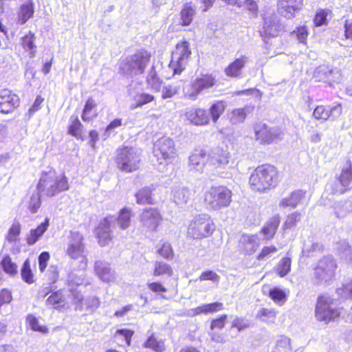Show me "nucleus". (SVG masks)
<instances>
[{
    "label": "nucleus",
    "instance_id": "nucleus-1",
    "mask_svg": "<svg viewBox=\"0 0 352 352\" xmlns=\"http://www.w3.org/2000/svg\"><path fill=\"white\" fill-rule=\"evenodd\" d=\"M280 181V173L278 168L271 164H263L252 170L248 184L252 191L263 193L275 188Z\"/></svg>",
    "mask_w": 352,
    "mask_h": 352
},
{
    "label": "nucleus",
    "instance_id": "nucleus-2",
    "mask_svg": "<svg viewBox=\"0 0 352 352\" xmlns=\"http://www.w3.org/2000/svg\"><path fill=\"white\" fill-rule=\"evenodd\" d=\"M69 188V184L65 175H58L54 170L42 172L36 185L38 192H44L45 195L50 197L68 190Z\"/></svg>",
    "mask_w": 352,
    "mask_h": 352
},
{
    "label": "nucleus",
    "instance_id": "nucleus-3",
    "mask_svg": "<svg viewBox=\"0 0 352 352\" xmlns=\"http://www.w3.org/2000/svg\"><path fill=\"white\" fill-rule=\"evenodd\" d=\"M151 55L146 50L140 49L121 60L119 72L124 76L142 75L151 61Z\"/></svg>",
    "mask_w": 352,
    "mask_h": 352
},
{
    "label": "nucleus",
    "instance_id": "nucleus-4",
    "mask_svg": "<svg viewBox=\"0 0 352 352\" xmlns=\"http://www.w3.org/2000/svg\"><path fill=\"white\" fill-rule=\"evenodd\" d=\"M114 162L120 172L131 173L140 170L142 160L140 153L135 148L122 145L116 149Z\"/></svg>",
    "mask_w": 352,
    "mask_h": 352
},
{
    "label": "nucleus",
    "instance_id": "nucleus-5",
    "mask_svg": "<svg viewBox=\"0 0 352 352\" xmlns=\"http://www.w3.org/2000/svg\"><path fill=\"white\" fill-rule=\"evenodd\" d=\"M233 193L224 185L212 186L204 192V204L210 210H219L230 206Z\"/></svg>",
    "mask_w": 352,
    "mask_h": 352
},
{
    "label": "nucleus",
    "instance_id": "nucleus-6",
    "mask_svg": "<svg viewBox=\"0 0 352 352\" xmlns=\"http://www.w3.org/2000/svg\"><path fill=\"white\" fill-rule=\"evenodd\" d=\"M336 300L329 296L320 294L318 296L315 307V317L319 322L329 324L338 319L342 313Z\"/></svg>",
    "mask_w": 352,
    "mask_h": 352
},
{
    "label": "nucleus",
    "instance_id": "nucleus-7",
    "mask_svg": "<svg viewBox=\"0 0 352 352\" xmlns=\"http://www.w3.org/2000/svg\"><path fill=\"white\" fill-rule=\"evenodd\" d=\"M215 230V225L208 214H199L190 221L187 228V236L201 240L210 236Z\"/></svg>",
    "mask_w": 352,
    "mask_h": 352
},
{
    "label": "nucleus",
    "instance_id": "nucleus-8",
    "mask_svg": "<svg viewBox=\"0 0 352 352\" xmlns=\"http://www.w3.org/2000/svg\"><path fill=\"white\" fill-rule=\"evenodd\" d=\"M328 186L333 195H342L352 188V162L349 159L343 162L340 173L328 184Z\"/></svg>",
    "mask_w": 352,
    "mask_h": 352
},
{
    "label": "nucleus",
    "instance_id": "nucleus-9",
    "mask_svg": "<svg viewBox=\"0 0 352 352\" xmlns=\"http://www.w3.org/2000/svg\"><path fill=\"white\" fill-rule=\"evenodd\" d=\"M153 153L160 164H172L177 157L174 141L165 137L158 139L155 143Z\"/></svg>",
    "mask_w": 352,
    "mask_h": 352
},
{
    "label": "nucleus",
    "instance_id": "nucleus-10",
    "mask_svg": "<svg viewBox=\"0 0 352 352\" xmlns=\"http://www.w3.org/2000/svg\"><path fill=\"white\" fill-rule=\"evenodd\" d=\"M191 55L190 43L186 40L178 42L171 54L169 67L173 74H180L185 69Z\"/></svg>",
    "mask_w": 352,
    "mask_h": 352
},
{
    "label": "nucleus",
    "instance_id": "nucleus-11",
    "mask_svg": "<svg viewBox=\"0 0 352 352\" xmlns=\"http://www.w3.org/2000/svg\"><path fill=\"white\" fill-rule=\"evenodd\" d=\"M255 140L261 145L276 144L282 140L283 133L280 128L272 127L259 122L253 126Z\"/></svg>",
    "mask_w": 352,
    "mask_h": 352
},
{
    "label": "nucleus",
    "instance_id": "nucleus-12",
    "mask_svg": "<svg viewBox=\"0 0 352 352\" xmlns=\"http://www.w3.org/2000/svg\"><path fill=\"white\" fill-rule=\"evenodd\" d=\"M338 263L336 260L330 255L322 256L314 267V276L318 281L327 283L336 276Z\"/></svg>",
    "mask_w": 352,
    "mask_h": 352
},
{
    "label": "nucleus",
    "instance_id": "nucleus-13",
    "mask_svg": "<svg viewBox=\"0 0 352 352\" xmlns=\"http://www.w3.org/2000/svg\"><path fill=\"white\" fill-rule=\"evenodd\" d=\"M114 220L113 216H107L101 219L94 228V232L100 246L104 247L112 243L114 239L112 230Z\"/></svg>",
    "mask_w": 352,
    "mask_h": 352
},
{
    "label": "nucleus",
    "instance_id": "nucleus-14",
    "mask_svg": "<svg viewBox=\"0 0 352 352\" xmlns=\"http://www.w3.org/2000/svg\"><path fill=\"white\" fill-rule=\"evenodd\" d=\"M162 216L157 208H146L143 209L140 221L146 232H155L162 223Z\"/></svg>",
    "mask_w": 352,
    "mask_h": 352
},
{
    "label": "nucleus",
    "instance_id": "nucleus-15",
    "mask_svg": "<svg viewBox=\"0 0 352 352\" xmlns=\"http://www.w3.org/2000/svg\"><path fill=\"white\" fill-rule=\"evenodd\" d=\"M84 236L79 231H70L68 236L66 254L72 259H78L84 253Z\"/></svg>",
    "mask_w": 352,
    "mask_h": 352
},
{
    "label": "nucleus",
    "instance_id": "nucleus-16",
    "mask_svg": "<svg viewBox=\"0 0 352 352\" xmlns=\"http://www.w3.org/2000/svg\"><path fill=\"white\" fill-rule=\"evenodd\" d=\"M227 320L228 315L224 314L210 320L209 336L212 342L221 344L226 342V335L221 331L225 328Z\"/></svg>",
    "mask_w": 352,
    "mask_h": 352
},
{
    "label": "nucleus",
    "instance_id": "nucleus-17",
    "mask_svg": "<svg viewBox=\"0 0 352 352\" xmlns=\"http://www.w3.org/2000/svg\"><path fill=\"white\" fill-rule=\"evenodd\" d=\"M342 113L341 103H337L334 106L325 104L317 105L314 110L313 116L315 119L322 121L328 120H335Z\"/></svg>",
    "mask_w": 352,
    "mask_h": 352
},
{
    "label": "nucleus",
    "instance_id": "nucleus-18",
    "mask_svg": "<svg viewBox=\"0 0 352 352\" xmlns=\"http://www.w3.org/2000/svg\"><path fill=\"white\" fill-rule=\"evenodd\" d=\"M19 97L12 91L4 89L0 91V113H12L19 107Z\"/></svg>",
    "mask_w": 352,
    "mask_h": 352
},
{
    "label": "nucleus",
    "instance_id": "nucleus-19",
    "mask_svg": "<svg viewBox=\"0 0 352 352\" xmlns=\"http://www.w3.org/2000/svg\"><path fill=\"white\" fill-rule=\"evenodd\" d=\"M184 116L190 123L196 126H206L210 123L209 114L207 110L203 108H188Z\"/></svg>",
    "mask_w": 352,
    "mask_h": 352
},
{
    "label": "nucleus",
    "instance_id": "nucleus-20",
    "mask_svg": "<svg viewBox=\"0 0 352 352\" xmlns=\"http://www.w3.org/2000/svg\"><path fill=\"white\" fill-rule=\"evenodd\" d=\"M248 62L246 55H241L230 62L224 69L225 74L232 78L242 77L243 70Z\"/></svg>",
    "mask_w": 352,
    "mask_h": 352
},
{
    "label": "nucleus",
    "instance_id": "nucleus-21",
    "mask_svg": "<svg viewBox=\"0 0 352 352\" xmlns=\"http://www.w3.org/2000/svg\"><path fill=\"white\" fill-rule=\"evenodd\" d=\"M304 6V0H278L277 8L287 18H293L300 12Z\"/></svg>",
    "mask_w": 352,
    "mask_h": 352
},
{
    "label": "nucleus",
    "instance_id": "nucleus-22",
    "mask_svg": "<svg viewBox=\"0 0 352 352\" xmlns=\"http://www.w3.org/2000/svg\"><path fill=\"white\" fill-rule=\"evenodd\" d=\"M215 83V78L212 74H201L199 77L196 78L191 84L192 94L196 96L204 90L213 87Z\"/></svg>",
    "mask_w": 352,
    "mask_h": 352
},
{
    "label": "nucleus",
    "instance_id": "nucleus-23",
    "mask_svg": "<svg viewBox=\"0 0 352 352\" xmlns=\"http://www.w3.org/2000/svg\"><path fill=\"white\" fill-rule=\"evenodd\" d=\"M67 134L77 140H85V129L77 115H72L67 126Z\"/></svg>",
    "mask_w": 352,
    "mask_h": 352
},
{
    "label": "nucleus",
    "instance_id": "nucleus-24",
    "mask_svg": "<svg viewBox=\"0 0 352 352\" xmlns=\"http://www.w3.org/2000/svg\"><path fill=\"white\" fill-rule=\"evenodd\" d=\"M283 28L281 23L273 18L265 19L260 35L263 38H274L280 36Z\"/></svg>",
    "mask_w": 352,
    "mask_h": 352
},
{
    "label": "nucleus",
    "instance_id": "nucleus-25",
    "mask_svg": "<svg viewBox=\"0 0 352 352\" xmlns=\"http://www.w3.org/2000/svg\"><path fill=\"white\" fill-rule=\"evenodd\" d=\"M45 304L47 307L58 311L68 307L67 298L61 289L52 292L46 299Z\"/></svg>",
    "mask_w": 352,
    "mask_h": 352
},
{
    "label": "nucleus",
    "instance_id": "nucleus-26",
    "mask_svg": "<svg viewBox=\"0 0 352 352\" xmlns=\"http://www.w3.org/2000/svg\"><path fill=\"white\" fill-rule=\"evenodd\" d=\"M280 223V217L275 214L267 219L260 230V233L264 236L267 241L272 240L275 236Z\"/></svg>",
    "mask_w": 352,
    "mask_h": 352
},
{
    "label": "nucleus",
    "instance_id": "nucleus-27",
    "mask_svg": "<svg viewBox=\"0 0 352 352\" xmlns=\"http://www.w3.org/2000/svg\"><path fill=\"white\" fill-rule=\"evenodd\" d=\"M98 102L92 96L88 97L85 100L82 111L81 118L82 121L89 122L98 118Z\"/></svg>",
    "mask_w": 352,
    "mask_h": 352
},
{
    "label": "nucleus",
    "instance_id": "nucleus-28",
    "mask_svg": "<svg viewBox=\"0 0 352 352\" xmlns=\"http://www.w3.org/2000/svg\"><path fill=\"white\" fill-rule=\"evenodd\" d=\"M306 190L302 189L294 190L288 197L283 198L280 201V206L283 208H296L305 198Z\"/></svg>",
    "mask_w": 352,
    "mask_h": 352
},
{
    "label": "nucleus",
    "instance_id": "nucleus-29",
    "mask_svg": "<svg viewBox=\"0 0 352 352\" xmlns=\"http://www.w3.org/2000/svg\"><path fill=\"white\" fill-rule=\"evenodd\" d=\"M212 164L216 168L230 169L233 168L234 161L228 151L219 150L212 157Z\"/></svg>",
    "mask_w": 352,
    "mask_h": 352
},
{
    "label": "nucleus",
    "instance_id": "nucleus-30",
    "mask_svg": "<svg viewBox=\"0 0 352 352\" xmlns=\"http://www.w3.org/2000/svg\"><path fill=\"white\" fill-rule=\"evenodd\" d=\"M226 108L227 102L224 100H217L212 102L207 110L210 116V122L216 124L226 111Z\"/></svg>",
    "mask_w": 352,
    "mask_h": 352
},
{
    "label": "nucleus",
    "instance_id": "nucleus-31",
    "mask_svg": "<svg viewBox=\"0 0 352 352\" xmlns=\"http://www.w3.org/2000/svg\"><path fill=\"white\" fill-rule=\"evenodd\" d=\"M94 270L96 275L103 282L109 283L114 279V274L110 264L107 262L96 261L94 265Z\"/></svg>",
    "mask_w": 352,
    "mask_h": 352
},
{
    "label": "nucleus",
    "instance_id": "nucleus-32",
    "mask_svg": "<svg viewBox=\"0 0 352 352\" xmlns=\"http://www.w3.org/2000/svg\"><path fill=\"white\" fill-rule=\"evenodd\" d=\"M49 226L50 220L48 218H45V221L40 223L36 228L31 229L25 236L27 244L29 245L35 244L47 231Z\"/></svg>",
    "mask_w": 352,
    "mask_h": 352
},
{
    "label": "nucleus",
    "instance_id": "nucleus-33",
    "mask_svg": "<svg viewBox=\"0 0 352 352\" xmlns=\"http://www.w3.org/2000/svg\"><path fill=\"white\" fill-rule=\"evenodd\" d=\"M253 108L245 106L241 108H234L228 113V120L232 125H238L245 122L250 110Z\"/></svg>",
    "mask_w": 352,
    "mask_h": 352
},
{
    "label": "nucleus",
    "instance_id": "nucleus-34",
    "mask_svg": "<svg viewBox=\"0 0 352 352\" xmlns=\"http://www.w3.org/2000/svg\"><path fill=\"white\" fill-rule=\"evenodd\" d=\"M195 15L196 9L192 3L191 2L184 3L179 12V24L182 26L190 25L192 23Z\"/></svg>",
    "mask_w": 352,
    "mask_h": 352
},
{
    "label": "nucleus",
    "instance_id": "nucleus-35",
    "mask_svg": "<svg viewBox=\"0 0 352 352\" xmlns=\"http://www.w3.org/2000/svg\"><path fill=\"white\" fill-rule=\"evenodd\" d=\"M224 309V305L221 302H212L210 303L204 304L198 306L192 309L193 315H208L210 314H214Z\"/></svg>",
    "mask_w": 352,
    "mask_h": 352
},
{
    "label": "nucleus",
    "instance_id": "nucleus-36",
    "mask_svg": "<svg viewBox=\"0 0 352 352\" xmlns=\"http://www.w3.org/2000/svg\"><path fill=\"white\" fill-rule=\"evenodd\" d=\"M136 202L139 205H153L155 204L153 189L144 186L139 189L135 194Z\"/></svg>",
    "mask_w": 352,
    "mask_h": 352
},
{
    "label": "nucleus",
    "instance_id": "nucleus-37",
    "mask_svg": "<svg viewBox=\"0 0 352 352\" xmlns=\"http://www.w3.org/2000/svg\"><path fill=\"white\" fill-rule=\"evenodd\" d=\"M20 44L25 52L29 53L30 57H34L36 51V35L29 31L23 36L21 38Z\"/></svg>",
    "mask_w": 352,
    "mask_h": 352
},
{
    "label": "nucleus",
    "instance_id": "nucleus-38",
    "mask_svg": "<svg viewBox=\"0 0 352 352\" xmlns=\"http://www.w3.org/2000/svg\"><path fill=\"white\" fill-rule=\"evenodd\" d=\"M34 13V4L32 0L23 3L19 8L17 15L18 23L23 25L25 23Z\"/></svg>",
    "mask_w": 352,
    "mask_h": 352
},
{
    "label": "nucleus",
    "instance_id": "nucleus-39",
    "mask_svg": "<svg viewBox=\"0 0 352 352\" xmlns=\"http://www.w3.org/2000/svg\"><path fill=\"white\" fill-rule=\"evenodd\" d=\"M278 314V311L274 308L262 307L258 311L256 318L267 324H274Z\"/></svg>",
    "mask_w": 352,
    "mask_h": 352
},
{
    "label": "nucleus",
    "instance_id": "nucleus-40",
    "mask_svg": "<svg viewBox=\"0 0 352 352\" xmlns=\"http://www.w3.org/2000/svg\"><path fill=\"white\" fill-rule=\"evenodd\" d=\"M267 296L276 304L283 305L288 299V292L278 287H273L269 290Z\"/></svg>",
    "mask_w": 352,
    "mask_h": 352
},
{
    "label": "nucleus",
    "instance_id": "nucleus-41",
    "mask_svg": "<svg viewBox=\"0 0 352 352\" xmlns=\"http://www.w3.org/2000/svg\"><path fill=\"white\" fill-rule=\"evenodd\" d=\"M173 270L172 267L162 261H156L154 263V268L153 271V275L155 277L166 276L171 277L173 275Z\"/></svg>",
    "mask_w": 352,
    "mask_h": 352
},
{
    "label": "nucleus",
    "instance_id": "nucleus-42",
    "mask_svg": "<svg viewBox=\"0 0 352 352\" xmlns=\"http://www.w3.org/2000/svg\"><path fill=\"white\" fill-rule=\"evenodd\" d=\"M1 267L3 271L11 276H14L18 273L17 264L12 261L11 256L8 254L5 255L1 261Z\"/></svg>",
    "mask_w": 352,
    "mask_h": 352
},
{
    "label": "nucleus",
    "instance_id": "nucleus-43",
    "mask_svg": "<svg viewBox=\"0 0 352 352\" xmlns=\"http://www.w3.org/2000/svg\"><path fill=\"white\" fill-rule=\"evenodd\" d=\"M146 82L150 89L158 92L161 90L163 80L158 76L155 70L151 69L147 74Z\"/></svg>",
    "mask_w": 352,
    "mask_h": 352
},
{
    "label": "nucleus",
    "instance_id": "nucleus-44",
    "mask_svg": "<svg viewBox=\"0 0 352 352\" xmlns=\"http://www.w3.org/2000/svg\"><path fill=\"white\" fill-rule=\"evenodd\" d=\"M332 14V11L329 8H318L314 16L313 23L315 27H320L327 25V17Z\"/></svg>",
    "mask_w": 352,
    "mask_h": 352
},
{
    "label": "nucleus",
    "instance_id": "nucleus-45",
    "mask_svg": "<svg viewBox=\"0 0 352 352\" xmlns=\"http://www.w3.org/2000/svg\"><path fill=\"white\" fill-rule=\"evenodd\" d=\"M278 252L274 245H265L256 255V260L259 262H265L273 259V256Z\"/></svg>",
    "mask_w": 352,
    "mask_h": 352
},
{
    "label": "nucleus",
    "instance_id": "nucleus-46",
    "mask_svg": "<svg viewBox=\"0 0 352 352\" xmlns=\"http://www.w3.org/2000/svg\"><path fill=\"white\" fill-rule=\"evenodd\" d=\"M21 276L22 280L29 285L33 284L36 281L34 274L32 270L30 261L28 258L23 262L21 266Z\"/></svg>",
    "mask_w": 352,
    "mask_h": 352
},
{
    "label": "nucleus",
    "instance_id": "nucleus-47",
    "mask_svg": "<svg viewBox=\"0 0 352 352\" xmlns=\"http://www.w3.org/2000/svg\"><path fill=\"white\" fill-rule=\"evenodd\" d=\"M131 210L126 208H122L118 214L117 221L122 230L128 228L131 225Z\"/></svg>",
    "mask_w": 352,
    "mask_h": 352
},
{
    "label": "nucleus",
    "instance_id": "nucleus-48",
    "mask_svg": "<svg viewBox=\"0 0 352 352\" xmlns=\"http://www.w3.org/2000/svg\"><path fill=\"white\" fill-rule=\"evenodd\" d=\"M144 346L149 348L155 352H164L165 345L162 340H158L154 335H151L144 342Z\"/></svg>",
    "mask_w": 352,
    "mask_h": 352
},
{
    "label": "nucleus",
    "instance_id": "nucleus-49",
    "mask_svg": "<svg viewBox=\"0 0 352 352\" xmlns=\"http://www.w3.org/2000/svg\"><path fill=\"white\" fill-rule=\"evenodd\" d=\"M315 77L318 81L326 82L331 85L335 82L333 72L331 69L327 68H320L315 73Z\"/></svg>",
    "mask_w": 352,
    "mask_h": 352
},
{
    "label": "nucleus",
    "instance_id": "nucleus-50",
    "mask_svg": "<svg viewBox=\"0 0 352 352\" xmlns=\"http://www.w3.org/2000/svg\"><path fill=\"white\" fill-rule=\"evenodd\" d=\"M292 260L289 257L285 256L280 259L275 268L277 274L283 278L287 275L291 271Z\"/></svg>",
    "mask_w": 352,
    "mask_h": 352
},
{
    "label": "nucleus",
    "instance_id": "nucleus-51",
    "mask_svg": "<svg viewBox=\"0 0 352 352\" xmlns=\"http://www.w3.org/2000/svg\"><path fill=\"white\" fill-rule=\"evenodd\" d=\"M26 321L32 331L39 332L44 335L49 333L48 328L45 325L41 324L38 318L32 314H29L27 316Z\"/></svg>",
    "mask_w": 352,
    "mask_h": 352
},
{
    "label": "nucleus",
    "instance_id": "nucleus-52",
    "mask_svg": "<svg viewBox=\"0 0 352 352\" xmlns=\"http://www.w3.org/2000/svg\"><path fill=\"white\" fill-rule=\"evenodd\" d=\"M153 102H155V97L153 95L146 92H141L136 96L135 103L132 109H134L138 107H142L144 105Z\"/></svg>",
    "mask_w": 352,
    "mask_h": 352
},
{
    "label": "nucleus",
    "instance_id": "nucleus-53",
    "mask_svg": "<svg viewBox=\"0 0 352 352\" xmlns=\"http://www.w3.org/2000/svg\"><path fill=\"white\" fill-rule=\"evenodd\" d=\"M258 244L256 243L254 236H249L242 242L243 250L246 255H251L254 254L257 248Z\"/></svg>",
    "mask_w": 352,
    "mask_h": 352
},
{
    "label": "nucleus",
    "instance_id": "nucleus-54",
    "mask_svg": "<svg viewBox=\"0 0 352 352\" xmlns=\"http://www.w3.org/2000/svg\"><path fill=\"white\" fill-rule=\"evenodd\" d=\"M276 352H292L291 340L285 336H279L275 345Z\"/></svg>",
    "mask_w": 352,
    "mask_h": 352
},
{
    "label": "nucleus",
    "instance_id": "nucleus-55",
    "mask_svg": "<svg viewBox=\"0 0 352 352\" xmlns=\"http://www.w3.org/2000/svg\"><path fill=\"white\" fill-rule=\"evenodd\" d=\"M206 163V153L204 151L195 152L189 157V164L193 168L204 166Z\"/></svg>",
    "mask_w": 352,
    "mask_h": 352
},
{
    "label": "nucleus",
    "instance_id": "nucleus-56",
    "mask_svg": "<svg viewBox=\"0 0 352 352\" xmlns=\"http://www.w3.org/2000/svg\"><path fill=\"white\" fill-rule=\"evenodd\" d=\"M301 214L299 212H294L289 214L284 221L283 228L284 230H290L297 225L300 221Z\"/></svg>",
    "mask_w": 352,
    "mask_h": 352
},
{
    "label": "nucleus",
    "instance_id": "nucleus-57",
    "mask_svg": "<svg viewBox=\"0 0 352 352\" xmlns=\"http://www.w3.org/2000/svg\"><path fill=\"white\" fill-rule=\"evenodd\" d=\"M21 234V225L19 222H14L9 228L6 239L9 243H14L19 240Z\"/></svg>",
    "mask_w": 352,
    "mask_h": 352
},
{
    "label": "nucleus",
    "instance_id": "nucleus-58",
    "mask_svg": "<svg viewBox=\"0 0 352 352\" xmlns=\"http://www.w3.org/2000/svg\"><path fill=\"white\" fill-rule=\"evenodd\" d=\"M39 193L32 195L28 202V209L32 214L36 213L41 206V197Z\"/></svg>",
    "mask_w": 352,
    "mask_h": 352
},
{
    "label": "nucleus",
    "instance_id": "nucleus-59",
    "mask_svg": "<svg viewBox=\"0 0 352 352\" xmlns=\"http://www.w3.org/2000/svg\"><path fill=\"white\" fill-rule=\"evenodd\" d=\"M300 43H306L309 35L308 28L305 25L297 26L292 32Z\"/></svg>",
    "mask_w": 352,
    "mask_h": 352
},
{
    "label": "nucleus",
    "instance_id": "nucleus-60",
    "mask_svg": "<svg viewBox=\"0 0 352 352\" xmlns=\"http://www.w3.org/2000/svg\"><path fill=\"white\" fill-rule=\"evenodd\" d=\"M157 253L166 260H171L174 257V251L171 245L168 243L162 244L157 250Z\"/></svg>",
    "mask_w": 352,
    "mask_h": 352
},
{
    "label": "nucleus",
    "instance_id": "nucleus-61",
    "mask_svg": "<svg viewBox=\"0 0 352 352\" xmlns=\"http://www.w3.org/2000/svg\"><path fill=\"white\" fill-rule=\"evenodd\" d=\"M147 287L155 294H162L168 292V288L160 281H153L147 283Z\"/></svg>",
    "mask_w": 352,
    "mask_h": 352
},
{
    "label": "nucleus",
    "instance_id": "nucleus-62",
    "mask_svg": "<svg viewBox=\"0 0 352 352\" xmlns=\"http://www.w3.org/2000/svg\"><path fill=\"white\" fill-rule=\"evenodd\" d=\"M60 270L56 265H52L50 267L47 272V279L51 284H55L59 280Z\"/></svg>",
    "mask_w": 352,
    "mask_h": 352
},
{
    "label": "nucleus",
    "instance_id": "nucleus-63",
    "mask_svg": "<svg viewBox=\"0 0 352 352\" xmlns=\"http://www.w3.org/2000/svg\"><path fill=\"white\" fill-rule=\"evenodd\" d=\"M133 331L130 329H119L116 332L115 337L122 338V340L125 342V344L128 346L131 344V338L133 336Z\"/></svg>",
    "mask_w": 352,
    "mask_h": 352
},
{
    "label": "nucleus",
    "instance_id": "nucleus-64",
    "mask_svg": "<svg viewBox=\"0 0 352 352\" xmlns=\"http://www.w3.org/2000/svg\"><path fill=\"white\" fill-rule=\"evenodd\" d=\"M199 279L200 281L212 280L213 282H218L219 276L214 271L206 270L201 273Z\"/></svg>",
    "mask_w": 352,
    "mask_h": 352
}]
</instances>
